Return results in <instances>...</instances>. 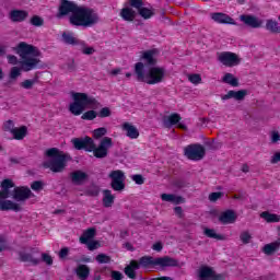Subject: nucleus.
Returning a JSON list of instances; mask_svg holds the SVG:
<instances>
[{
	"mask_svg": "<svg viewBox=\"0 0 280 280\" xmlns=\"http://www.w3.org/2000/svg\"><path fill=\"white\" fill-rule=\"evenodd\" d=\"M218 220L221 224H224V225L235 224V222H237V214L233 210L228 209L220 213Z\"/></svg>",
	"mask_w": 280,
	"mask_h": 280,
	"instance_id": "obj_18",
	"label": "nucleus"
},
{
	"mask_svg": "<svg viewBox=\"0 0 280 280\" xmlns=\"http://www.w3.org/2000/svg\"><path fill=\"white\" fill-rule=\"evenodd\" d=\"M85 244L88 245L89 250H97V247L100 246V242L97 241H88Z\"/></svg>",
	"mask_w": 280,
	"mask_h": 280,
	"instance_id": "obj_56",
	"label": "nucleus"
},
{
	"mask_svg": "<svg viewBox=\"0 0 280 280\" xmlns=\"http://www.w3.org/2000/svg\"><path fill=\"white\" fill-rule=\"evenodd\" d=\"M62 40L66 45H72L73 47L80 46V47H85L86 43L84 40L75 38L73 33H62Z\"/></svg>",
	"mask_w": 280,
	"mask_h": 280,
	"instance_id": "obj_21",
	"label": "nucleus"
},
{
	"mask_svg": "<svg viewBox=\"0 0 280 280\" xmlns=\"http://www.w3.org/2000/svg\"><path fill=\"white\" fill-rule=\"evenodd\" d=\"M133 71L138 82H144V84H149L150 86L161 84L165 80V69L163 67H151L145 73L143 62H137L135 63Z\"/></svg>",
	"mask_w": 280,
	"mask_h": 280,
	"instance_id": "obj_3",
	"label": "nucleus"
},
{
	"mask_svg": "<svg viewBox=\"0 0 280 280\" xmlns=\"http://www.w3.org/2000/svg\"><path fill=\"white\" fill-rule=\"evenodd\" d=\"M85 194L86 196H92V198L100 196V186H91L90 188L86 189Z\"/></svg>",
	"mask_w": 280,
	"mask_h": 280,
	"instance_id": "obj_46",
	"label": "nucleus"
},
{
	"mask_svg": "<svg viewBox=\"0 0 280 280\" xmlns=\"http://www.w3.org/2000/svg\"><path fill=\"white\" fill-rule=\"evenodd\" d=\"M4 132H10V135H12V132H14V129L16 128L14 125V120L9 119L7 121L3 122L2 126Z\"/></svg>",
	"mask_w": 280,
	"mask_h": 280,
	"instance_id": "obj_42",
	"label": "nucleus"
},
{
	"mask_svg": "<svg viewBox=\"0 0 280 280\" xmlns=\"http://www.w3.org/2000/svg\"><path fill=\"white\" fill-rule=\"evenodd\" d=\"M120 16L121 19H124V21L132 22L135 21V16H137V13L130 8H122L120 11Z\"/></svg>",
	"mask_w": 280,
	"mask_h": 280,
	"instance_id": "obj_35",
	"label": "nucleus"
},
{
	"mask_svg": "<svg viewBox=\"0 0 280 280\" xmlns=\"http://www.w3.org/2000/svg\"><path fill=\"white\" fill-rule=\"evenodd\" d=\"M95 228H90L83 234L80 236L79 242L80 244H89L90 240H93L95 237Z\"/></svg>",
	"mask_w": 280,
	"mask_h": 280,
	"instance_id": "obj_32",
	"label": "nucleus"
},
{
	"mask_svg": "<svg viewBox=\"0 0 280 280\" xmlns=\"http://www.w3.org/2000/svg\"><path fill=\"white\" fill-rule=\"evenodd\" d=\"M45 154L50 160L44 162L43 167H45V170H50V172H54L55 174L65 172V167H67V163L71 159L69 154L58 150V148L47 149Z\"/></svg>",
	"mask_w": 280,
	"mask_h": 280,
	"instance_id": "obj_5",
	"label": "nucleus"
},
{
	"mask_svg": "<svg viewBox=\"0 0 280 280\" xmlns=\"http://www.w3.org/2000/svg\"><path fill=\"white\" fill-rule=\"evenodd\" d=\"M95 140L93 138L85 136L84 138L72 139V144L75 150H84L85 152H93V145Z\"/></svg>",
	"mask_w": 280,
	"mask_h": 280,
	"instance_id": "obj_14",
	"label": "nucleus"
},
{
	"mask_svg": "<svg viewBox=\"0 0 280 280\" xmlns=\"http://www.w3.org/2000/svg\"><path fill=\"white\" fill-rule=\"evenodd\" d=\"M21 71H23V69H21V65H20V68L13 67L10 72L11 80H16V78H19V75H21Z\"/></svg>",
	"mask_w": 280,
	"mask_h": 280,
	"instance_id": "obj_49",
	"label": "nucleus"
},
{
	"mask_svg": "<svg viewBox=\"0 0 280 280\" xmlns=\"http://www.w3.org/2000/svg\"><path fill=\"white\" fill-rule=\"evenodd\" d=\"M210 18L212 21H214V23H219L220 25H235V20L229 14L222 12L211 13Z\"/></svg>",
	"mask_w": 280,
	"mask_h": 280,
	"instance_id": "obj_17",
	"label": "nucleus"
},
{
	"mask_svg": "<svg viewBox=\"0 0 280 280\" xmlns=\"http://www.w3.org/2000/svg\"><path fill=\"white\" fill-rule=\"evenodd\" d=\"M183 117H180V114L178 113H173L166 118H164V126L166 128H172V126H176L177 124H180V120Z\"/></svg>",
	"mask_w": 280,
	"mask_h": 280,
	"instance_id": "obj_27",
	"label": "nucleus"
},
{
	"mask_svg": "<svg viewBox=\"0 0 280 280\" xmlns=\"http://www.w3.org/2000/svg\"><path fill=\"white\" fill-rule=\"evenodd\" d=\"M138 14H140V16L144 20L152 19V16H154V10L142 7L138 11Z\"/></svg>",
	"mask_w": 280,
	"mask_h": 280,
	"instance_id": "obj_38",
	"label": "nucleus"
},
{
	"mask_svg": "<svg viewBox=\"0 0 280 280\" xmlns=\"http://www.w3.org/2000/svg\"><path fill=\"white\" fill-rule=\"evenodd\" d=\"M213 277V268L209 266H201L198 270L199 280H209Z\"/></svg>",
	"mask_w": 280,
	"mask_h": 280,
	"instance_id": "obj_29",
	"label": "nucleus"
},
{
	"mask_svg": "<svg viewBox=\"0 0 280 280\" xmlns=\"http://www.w3.org/2000/svg\"><path fill=\"white\" fill-rule=\"evenodd\" d=\"M278 141H280V135H279V132L273 131L271 135V142L277 143Z\"/></svg>",
	"mask_w": 280,
	"mask_h": 280,
	"instance_id": "obj_64",
	"label": "nucleus"
},
{
	"mask_svg": "<svg viewBox=\"0 0 280 280\" xmlns=\"http://www.w3.org/2000/svg\"><path fill=\"white\" fill-rule=\"evenodd\" d=\"M115 205V195H113V191L110 189H104L103 190V207L106 209L113 207Z\"/></svg>",
	"mask_w": 280,
	"mask_h": 280,
	"instance_id": "obj_25",
	"label": "nucleus"
},
{
	"mask_svg": "<svg viewBox=\"0 0 280 280\" xmlns=\"http://www.w3.org/2000/svg\"><path fill=\"white\" fill-rule=\"evenodd\" d=\"M130 5L139 11L143 8V0H130Z\"/></svg>",
	"mask_w": 280,
	"mask_h": 280,
	"instance_id": "obj_54",
	"label": "nucleus"
},
{
	"mask_svg": "<svg viewBox=\"0 0 280 280\" xmlns=\"http://www.w3.org/2000/svg\"><path fill=\"white\" fill-rule=\"evenodd\" d=\"M110 277L113 280H122L124 279V273H121L120 271L117 270H113L110 272Z\"/></svg>",
	"mask_w": 280,
	"mask_h": 280,
	"instance_id": "obj_57",
	"label": "nucleus"
},
{
	"mask_svg": "<svg viewBox=\"0 0 280 280\" xmlns=\"http://www.w3.org/2000/svg\"><path fill=\"white\" fill-rule=\"evenodd\" d=\"M188 80L191 84H200V82H202V77H200V74H190Z\"/></svg>",
	"mask_w": 280,
	"mask_h": 280,
	"instance_id": "obj_53",
	"label": "nucleus"
},
{
	"mask_svg": "<svg viewBox=\"0 0 280 280\" xmlns=\"http://www.w3.org/2000/svg\"><path fill=\"white\" fill-rule=\"evenodd\" d=\"M280 248V238H278L277 241L266 244L262 248L265 255H272V253H277V250H279Z\"/></svg>",
	"mask_w": 280,
	"mask_h": 280,
	"instance_id": "obj_33",
	"label": "nucleus"
},
{
	"mask_svg": "<svg viewBox=\"0 0 280 280\" xmlns=\"http://www.w3.org/2000/svg\"><path fill=\"white\" fill-rule=\"evenodd\" d=\"M19 260L23 264H31V266H38L40 264V252L38 248H33L30 253L19 252Z\"/></svg>",
	"mask_w": 280,
	"mask_h": 280,
	"instance_id": "obj_10",
	"label": "nucleus"
},
{
	"mask_svg": "<svg viewBox=\"0 0 280 280\" xmlns=\"http://www.w3.org/2000/svg\"><path fill=\"white\" fill-rule=\"evenodd\" d=\"M30 23L34 27H43L45 25V20L40 15H33Z\"/></svg>",
	"mask_w": 280,
	"mask_h": 280,
	"instance_id": "obj_39",
	"label": "nucleus"
},
{
	"mask_svg": "<svg viewBox=\"0 0 280 280\" xmlns=\"http://www.w3.org/2000/svg\"><path fill=\"white\" fill-rule=\"evenodd\" d=\"M69 23L74 27H93L100 23V14L92 8L78 5L74 14L69 16Z\"/></svg>",
	"mask_w": 280,
	"mask_h": 280,
	"instance_id": "obj_4",
	"label": "nucleus"
},
{
	"mask_svg": "<svg viewBox=\"0 0 280 280\" xmlns=\"http://www.w3.org/2000/svg\"><path fill=\"white\" fill-rule=\"evenodd\" d=\"M1 187L2 189L10 191V189L14 187V182H12V179H4L1 182Z\"/></svg>",
	"mask_w": 280,
	"mask_h": 280,
	"instance_id": "obj_50",
	"label": "nucleus"
},
{
	"mask_svg": "<svg viewBox=\"0 0 280 280\" xmlns=\"http://www.w3.org/2000/svg\"><path fill=\"white\" fill-rule=\"evenodd\" d=\"M34 192L27 186H18L13 189L12 198L16 202H25V200H30L33 198Z\"/></svg>",
	"mask_w": 280,
	"mask_h": 280,
	"instance_id": "obj_13",
	"label": "nucleus"
},
{
	"mask_svg": "<svg viewBox=\"0 0 280 280\" xmlns=\"http://www.w3.org/2000/svg\"><path fill=\"white\" fill-rule=\"evenodd\" d=\"M75 275L80 280H86L91 275V268L86 265H79L75 269Z\"/></svg>",
	"mask_w": 280,
	"mask_h": 280,
	"instance_id": "obj_30",
	"label": "nucleus"
},
{
	"mask_svg": "<svg viewBox=\"0 0 280 280\" xmlns=\"http://www.w3.org/2000/svg\"><path fill=\"white\" fill-rule=\"evenodd\" d=\"M14 49L16 50V54H19L21 58L20 66L22 71L27 73L39 68L38 66L40 65V59L32 57L40 56L38 48H36L34 45L21 42Z\"/></svg>",
	"mask_w": 280,
	"mask_h": 280,
	"instance_id": "obj_2",
	"label": "nucleus"
},
{
	"mask_svg": "<svg viewBox=\"0 0 280 280\" xmlns=\"http://www.w3.org/2000/svg\"><path fill=\"white\" fill-rule=\"evenodd\" d=\"M207 154V150L200 143L188 144L184 149V155L189 161H202Z\"/></svg>",
	"mask_w": 280,
	"mask_h": 280,
	"instance_id": "obj_7",
	"label": "nucleus"
},
{
	"mask_svg": "<svg viewBox=\"0 0 280 280\" xmlns=\"http://www.w3.org/2000/svg\"><path fill=\"white\" fill-rule=\"evenodd\" d=\"M156 266H160V268H178V260L170 256L158 258L142 256L139 260H130L129 265L125 267L124 272L128 279H137V270H139V268L148 270V268H154Z\"/></svg>",
	"mask_w": 280,
	"mask_h": 280,
	"instance_id": "obj_1",
	"label": "nucleus"
},
{
	"mask_svg": "<svg viewBox=\"0 0 280 280\" xmlns=\"http://www.w3.org/2000/svg\"><path fill=\"white\" fill-rule=\"evenodd\" d=\"M109 178L112 179L110 187L114 191H124L126 189V175L124 174V171H112L109 173Z\"/></svg>",
	"mask_w": 280,
	"mask_h": 280,
	"instance_id": "obj_9",
	"label": "nucleus"
},
{
	"mask_svg": "<svg viewBox=\"0 0 280 280\" xmlns=\"http://www.w3.org/2000/svg\"><path fill=\"white\" fill-rule=\"evenodd\" d=\"M97 264H110L112 258L110 256L106 255V254H98L95 257Z\"/></svg>",
	"mask_w": 280,
	"mask_h": 280,
	"instance_id": "obj_45",
	"label": "nucleus"
},
{
	"mask_svg": "<svg viewBox=\"0 0 280 280\" xmlns=\"http://www.w3.org/2000/svg\"><path fill=\"white\" fill-rule=\"evenodd\" d=\"M11 135L15 141H23L27 137V126L15 127Z\"/></svg>",
	"mask_w": 280,
	"mask_h": 280,
	"instance_id": "obj_28",
	"label": "nucleus"
},
{
	"mask_svg": "<svg viewBox=\"0 0 280 280\" xmlns=\"http://www.w3.org/2000/svg\"><path fill=\"white\" fill-rule=\"evenodd\" d=\"M97 118V112H95V109L92 108V110H88L85 113L82 114L81 119H83L84 121H93V119Z\"/></svg>",
	"mask_w": 280,
	"mask_h": 280,
	"instance_id": "obj_40",
	"label": "nucleus"
},
{
	"mask_svg": "<svg viewBox=\"0 0 280 280\" xmlns=\"http://www.w3.org/2000/svg\"><path fill=\"white\" fill-rule=\"evenodd\" d=\"M279 162H280V152H276V153L273 154V156H271L270 163H271L272 165H275V164H277V163H279Z\"/></svg>",
	"mask_w": 280,
	"mask_h": 280,
	"instance_id": "obj_62",
	"label": "nucleus"
},
{
	"mask_svg": "<svg viewBox=\"0 0 280 280\" xmlns=\"http://www.w3.org/2000/svg\"><path fill=\"white\" fill-rule=\"evenodd\" d=\"M0 211H21V206L11 200L0 201Z\"/></svg>",
	"mask_w": 280,
	"mask_h": 280,
	"instance_id": "obj_24",
	"label": "nucleus"
},
{
	"mask_svg": "<svg viewBox=\"0 0 280 280\" xmlns=\"http://www.w3.org/2000/svg\"><path fill=\"white\" fill-rule=\"evenodd\" d=\"M161 200H163V202H172L173 205H183V202H185L183 197L174 194H162Z\"/></svg>",
	"mask_w": 280,
	"mask_h": 280,
	"instance_id": "obj_26",
	"label": "nucleus"
},
{
	"mask_svg": "<svg viewBox=\"0 0 280 280\" xmlns=\"http://www.w3.org/2000/svg\"><path fill=\"white\" fill-rule=\"evenodd\" d=\"M113 147V138L110 137H104L98 145L95 144L93 145V156H95V159H106V156H108V150H110V148Z\"/></svg>",
	"mask_w": 280,
	"mask_h": 280,
	"instance_id": "obj_8",
	"label": "nucleus"
},
{
	"mask_svg": "<svg viewBox=\"0 0 280 280\" xmlns=\"http://www.w3.org/2000/svg\"><path fill=\"white\" fill-rule=\"evenodd\" d=\"M68 256H69V247H62L59 250V258L60 259H67Z\"/></svg>",
	"mask_w": 280,
	"mask_h": 280,
	"instance_id": "obj_58",
	"label": "nucleus"
},
{
	"mask_svg": "<svg viewBox=\"0 0 280 280\" xmlns=\"http://www.w3.org/2000/svg\"><path fill=\"white\" fill-rule=\"evenodd\" d=\"M260 218H262V220H265V222H268L269 224L280 222L279 214L270 213L268 211L261 212Z\"/></svg>",
	"mask_w": 280,
	"mask_h": 280,
	"instance_id": "obj_34",
	"label": "nucleus"
},
{
	"mask_svg": "<svg viewBox=\"0 0 280 280\" xmlns=\"http://www.w3.org/2000/svg\"><path fill=\"white\" fill-rule=\"evenodd\" d=\"M223 196H224V192L222 191L210 192L208 196V200L210 202H218V200H220V198H222Z\"/></svg>",
	"mask_w": 280,
	"mask_h": 280,
	"instance_id": "obj_47",
	"label": "nucleus"
},
{
	"mask_svg": "<svg viewBox=\"0 0 280 280\" xmlns=\"http://www.w3.org/2000/svg\"><path fill=\"white\" fill-rule=\"evenodd\" d=\"M240 240L242 244H250V241L253 240V235L248 231H243L240 234Z\"/></svg>",
	"mask_w": 280,
	"mask_h": 280,
	"instance_id": "obj_43",
	"label": "nucleus"
},
{
	"mask_svg": "<svg viewBox=\"0 0 280 280\" xmlns=\"http://www.w3.org/2000/svg\"><path fill=\"white\" fill-rule=\"evenodd\" d=\"M131 180L136 183V185H143L145 183V177L141 174L132 175Z\"/></svg>",
	"mask_w": 280,
	"mask_h": 280,
	"instance_id": "obj_52",
	"label": "nucleus"
},
{
	"mask_svg": "<svg viewBox=\"0 0 280 280\" xmlns=\"http://www.w3.org/2000/svg\"><path fill=\"white\" fill-rule=\"evenodd\" d=\"M121 130L126 132V137L129 139H139V129L135 125L130 122H124L121 125Z\"/></svg>",
	"mask_w": 280,
	"mask_h": 280,
	"instance_id": "obj_22",
	"label": "nucleus"
},
{
	"mask_svg": "<svg viewBox=\"0 0 280 280\" xmlns=\"http://www.w3.org/2000/svg\"><path fill=\"white\" fill-rule=\"evenodd\" d=\"M10 198V190L1 189L0 190V202Z\"/></svg>",
	"mask_w": 280,
	"mask_h": 280,
	"instance_id": "obj_60",
	"label": "nucleus"
},
{
	"mask_svg": "<svg viewBox=\"0 0 280 280\" xmlns=\"http://www.w3.org/2000/svg\"><path fill=\"white\" fill-rule=\"evenodd\" d=\"M212 280H224L225 277L222 273H217L214 270L212 271Z\"/></svg>",
	"mask_w": 280,
	"mask_h": 280,
	"instance_id": "obj_63",
	"label": "nucleus"
},
{
	"mask_svg": "<svg viewBox=\"0 0 280 280\" xmlns=\"http://www.w3.org/2000/svg\"><path fill=\"white\" fill-rule=\"evenodd\" d=\"M72 97L74 101L70 104V113H72V115L79 116L81 113H84L86 106L93 109L102 108V103L94 96H89L86 93L75 92L72 94Z\"/></svg>",
	"mask_w": 280,
	"mask_h": 280,
	"instance_id": "obj_6",
	"label": "nucleus"
},
{
	"mask_svg": "<svg viewBox=\"0 0 280 280\" xmlns=\"http://www.w3.org/2000/svg\"><path fill=\"white\" fill-rule=\"evenodd\" d=\"M219 62L223 65L224 67H237L242 60L237 56V54L232 51H223L220 52L218 56Z\"/></svg>",
	"mask_w": 280,
	"mask_h": 280,
	"instance_id": "obj_12",
	"label": "nucleus"
},
{
	"mask_svg": "<svg viewBox=\"0 0 280 280\" xmlns=\"http://www.w3.org/2000/svg\"><path fill=\"white\" fill-rule=\"evenodd\" d=\"M106 135H108L106 127H100L93 130L94 139H102V137H106Z\"/></svg>",
	"mask_w": 280,
	"mask_h": 280,
	"instance_id": "obj_41",
	"label": "nucleus"
},
{
	"mask_svg": "<svg viewBox=\"0 0 280 280\" xmlns=\"http://www.w3.org/2000/svg\"><path fill=\"white\" fill-rule=\"evenodd\" d=\"M7 60L9 65H19V58H16L14 55H8Z\"/></svg>",
	"mask_w": 280,
	"mask_h": 280,
	"instance_id": "obj_59",
	"label": "nucleus"
},
{
	"mask_svg": "<svg viewBox=\"0 0 280 280\" xmlns=\"http://www.w3.org/2000/svg\"><path fill=\"white\" fill-rule=\"evenodd\" d=\"M246 95H248L247 90H240V91L230 90L226 94L221 96V100L223 102H226V100H236V102H242V100H244Z\"/></svg>",
	"mask_w": 280,
	"mask_h": 280,
	"instance_id": "obj_20",
	"label": "nucleus"
},
{
	"mask_svg": "<svg viewBox=\"0 0 280 280\" xmlns=\"http://www.w3.org/2000/svg\"><path fill=\"white\" fill-rule=\"evenodd\" d=\"M203 235H206V237H209L210 240H218L219 242H223L224 240V235L217 234L214 229L205 228Z\"/></svg>",
	"mask_w": 280,
	"mask_h": 280,
	"instance_id": "obj_36",
	"label": "nucleus"
},
{
	"mask_svg": "<svg viewBox=\"0 0 280 280\" xmlns=\"http://www.w3.org/2000/svg\"><path fill=\"white\" fill-rule=\"evenodd\" d=\"M28 16L30 12L25 10L14 9L9 13V19L12 23H23V21H26Z\"/></svg>",
	"mask_w": 280,
	"mask_h": 280,
	"instance_id": "obj_19",
	"label": "nucleus"
},
{
	"mask_svg": "<svg viewBox=\"0 0 280 280\" xmlns=\"http://www.w3.org/2000/svg\"><path fill=\"white\" fill-rule=\"evenodd\" d=\"M78 9V3L69 0H61L58 12L57 19H65V16H71V14H75V10Z\"/></svg>",
	"mask_w": 280,
	"mask_h": 280,
	"instance_id": "obj_11",
	"label": "nucleus"
},
{
	"mask_svg": "<svg viewBox=\"0 0 280 280\" xmlns=\"http://www.w3.org/2000/svg\"><path fill=\"white\" fill-rule=\"evenodd\" d=\"M43 187H45V184L40 180H35L31 184L33 191H43Z\"/></svg>",
	"mask_w": 280,
	"mask_h": 280,
	"instance_id": "obj_48",
	"label": "nucleus"
},
{
	"mask_svg": "<svg viewBox=\"0 0 280 280\" xmlns=\"http://www.w3.org/2000/svg\"><path fill=\"white\" fill-rule=\"evenodd\" d=\"M110 115H113L110 107H103L97 113V117H100L101 119H106V117H110Z\"/></svg>",
	"mask_w": 280,
	"mask_h": 280,
	"instance_id": "obj_44",
	"label": "nucleus"
},
{
	"mask_svg": "<svg viewBox=\"0 0 280 280\" xmlns=\"http://www.w3.org/2000/svg\"><path fill=\"white\" fill-rule=\"evenodd\" d=\"M222 82H224V84H230V86H240V80L229 72L224 74Z\"/></svg>",
	"mask_w": 280,
	"mask_h": 280,
	"instance_id": "obj_37",
	"label": "nucleus"
},
{
	"mask_svg": "<svg viewBox=\"0 0 280 280\" xmlns=\"http://www.w3.org/2000/svg\"><path fill=\"white\" fill-rule=\"evenodd\" d=\"M242 23L246 25L247 27H252L253 30H259V27H262L264 20H259V18L250 14H243L240 16Z\"/></svg>",
	"mask_w": 280,
	"mask_h": 280,
	"instance_id": "obj_16",
	"label": "nucleus"
},
{
	"mask_svg": "<svg viewBox=\"0 0 280 280\" xmlns=\"http://www.w3.org/2000/svg\"><path fill=\"white\" fill-rule=\"evenodd\" d=\"M140 60L148 69L156 67L159 60L156 59V49H149L141 52Z\"/></svg>",
	"mask_w": 280,
	"mask_h": 280,
	"instance_id": "obj_15",
	"label": "nucleus"
},
{
	"mask_svg": "<svg viewBox=\"0 0 280 280\" xmlns=\"http://www.w3.org/2000/svg\"><path fill=\"white\" fill-rule=\"evenodd\" d=\"M70 178L74 185H82V183L89 180V174L82 171H74L70 174Z\"/></svg>",
	"mask_w": 280,
	"mask_h": 280,
	"instance_id": "obj_23",
	"label": "nucleus"
},
{
	"mask_svg": "<svg viewBox=\"0 0 280 280\" xmlns=\"http://www.w3.org/2000/svg\"><path fill=\"white\" fill-rule=\"evenodd\" d=\"M82 54H84L85 56H93V54H95V48H93V47H84L82 49Z\"/></svg>",
	"mask_w": 280,
	"mask_h": 280,
	"instance_id": "obj_61",
	"label": "nucleus"
},
{
	"mask_svg": "<svg viewBox=\"0 0 280 280\" xmlns=\"http://www.w3.org/2000/svg\"><path fill=\"white\" fill-rule=\"evenodd\" d=\"M42 261L47 264V266H51L54 264V258L49 254L43 253L42 254Z\"/></svg>",
	"mask_w": 280,
	"mask_h": 280,
	"instance_id": "obj_55",
	"label": "nucleus"
},
{
	"mask_svg": "<svg viewBox=\"0 0 280 280\" xmlns=\"http://www.w3.org/2000/svg\"><path fill=\"white\" fill-rule=\"evenodd\" d=\"M265 28L267 30V32H270V34H280V26L277 20H267Z\"/></svg>",
	"mask_w": 280,
	"mask_h": 280,
	"instance_id": "obj_31",
	"label": "nucleus"
},
{
	"mask_svg": "<svg viewBox=\"0 0 280 280\" xmlns=\"http://www.w3.org/2000/svg\"><path fill=\"white\" fill-rule=\"evenodd\" d=\"M34 84H36V80L26 79L20 85L22 86V89L30 90L34 86Z\"/></svg>",
	"mask_w": 280,
	"mask_h": 280,
	"instance_id": "obj_51",
	"label": "nucleus"
}]
</instances>
